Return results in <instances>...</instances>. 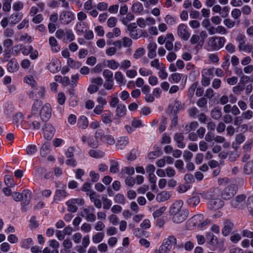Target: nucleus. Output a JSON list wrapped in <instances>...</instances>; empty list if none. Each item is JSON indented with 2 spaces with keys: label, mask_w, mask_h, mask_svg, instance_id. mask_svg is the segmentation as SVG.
I'll return each instance as SVG.
<instances>
[{
  "label": "nucleus",
  "mask_w": 253,
  "mask_h": 253,
  "mask_svg": "<svg viewBox=\"0 0 253 253\" xmlns=\"http://www.w3.org/2000/svg\"><path fill=\"white\" fill-rule=\"evenodd\" d=\"M225 42L224 37H213L209 39L208 45L211 49L214 50H218L222 47Z\"/></svg>",
  "instance_id": "nucleus-1"
},
{
  "label": "nucleus",
  "mask_w": 253,
  "mask_h": 253,
  "mask_svg": "<svg viewBox=\"0 0 253 253\" xmlns=\"http://www.w3.org/2000/svg\"><path fill=\"white\" fill-rule=\"evenodd\" d=\"M246 199L245 194H239L230 201L231 206L237 209H243L245 207Z\"/></svg>",
  "instance_id": "nucleus-2"
},
{
  "label": "nucleus",
  "mask_w": 253,
  "mask_h": 253,
  "mask_svg": "<svg viewBox=\"0 0 253 253\" xmlns=\"http://www.w3.org/2000/svg\"><path fill=\"white\" fill-rule=\"evenodd\" d=\"M81 215L89 222H93L96 219L95 209L92 206L84 208L81 212Z\"/></svg>",
  "instance_id": "nucleus-3"
},
{
  "label": "nucleus",
  "mask_w": 253,
  "mask_h": 253,
  "mask_svg": "<svg viewBox=\"0 0 253 253\" xmlns=\"http://www.w3.org/2000/svg\"><path fill=\"white\" fill-rule=\"evenodd\" d=\"M84 204V200L82 198L72 199L66 202L68 211L75 212L78 210V206Z\"/></svg>",
  "instance_id": "nucleus-4"
},
{
  "label": "nucleus",
  "mask_w": 253,
  "mask_h": 253,
  "mask_svg": "<svg viewBox=\"0 0 253 253\" xmlns=\"http://www.w3.org/2000/svg\"><path fill=\"white\" fill-rule=\"evenodd\" d=\"M177 33L179 37L183 41H187L190 36V33L188 27L184 24H180L177 27Z\"/></svg>",
  "instance_id": "nucleus-5"
},
{
  "label": "nucleus",
  "mask_w": 253,
  "mask_h": 253,
  "mask_svg": "<svg viewBox=\"0 0 253 253\" xmlns=\"http://www.w3.org/2000/svg\"><path fill=\"white\" fill-rule=\"evenodd\" d=\"M189 211L185 209L180 212L176 213L172 215H170L172 217V221L175 223H180L184 221L188 216Z\"/></svg>",
  "instance_id": "nucleus-6"
},
{
  "label": "nucleus",
  "mask_w": 253,
  "mask_h": 253,
  "mask_svg": "<svg viewBox=\"0 0 253 253\" xmlns=\"http://www.w3.org/2000/svg\"><path fill=\"white\" fill-rule=\"evenodd\" d=\"M45 93V88L43 86H39L33 87V89L29 93L30 98L38 99L43 97Z\"/></svg>",
  "instance_id": "nucleus-7"
},
{
  "label": "nucleus",
  "mask_w": 253,
  "mask_h": 253,
  "mask_svg": "<svg viewBox=\"0 0 253 253\" xmlns=\"http://www.w3.org/2000/svg\"><path fill=\"white\" fill-rule=\"evenodd\" d=\"M41 119L44 122L48 121L51 116V108L49 103L45 104L40 111Z\"/></svg>",
  "instance_id": "nucleus-8"
},
{
  "label": "nucleus",
  "mask_w": 253,
  "mask_h": 253,
  "mask_svg": "<svg viewBox=\"0 0 253 253\" xmlns=\"http://www.w3.org/2000/svg\"><path fill=\"white\" fill-rule=\"evenodd\" d=\"M224 205L223 201L219 198L211 200L208 203V208L211 211H216L221 209Z\"/></svg>",
  "instance_id": "nucleus-9"
},
{
  "label": "nucleus",
  "mask_w": 253,
  "mask_h": 253,
  "mask_svg": "<svg viewBox=\"0 0 253 253\" xmlns=\"http://www.w3.org/2000/svg\"><path fill=\"white\" fill-rule=\"evenodd\" d=\"M236 193L235 187L232 185H228L223 189L221 193L222 197L225 200H229L232 198Z\"/></svg>",
  "instance_id": "nucleus-10"
},
{
  "label": "nucleus",
  "mask_w": 253,
  "mask_h": 253,
  "mask_svg": "<svg viewBox=\"0 0 253 253\" xmlns=\"http://www.w3.org/2000/svg\"><path fill=\"white\" fill-rule=\"evenodd\" d=\"M43 131L44 137L47 139L50 140L54 136L55 129L50 124H45L43 128Z\"/></svg>",
  "instance_id": "nucleus-11"
},
{
  "label": "nucleus",
  "mask_w": 253,
  "mask_h": 253,
  "mask_svg": "<svg viewBox=\"0 0 253 253\" xmlns=\"http://www.w3.org/2000/svg\"><path fill=\"white\" fill-rule=\"evenodd\" d=\"M176 243V238L172 235L169 236L164 240L161 246L167 252L170 250L172 245Z\"/></svg>",
  "instance_id": "nucleus-12"
},
{
  "label": "nucleus",
  "mask_w": 253,
  "mask_h": 253,
  "mask_svg": "<svg viewBox=\"0 0 253 253\" xmlns=\"http://www.w3.org/2000/svg\"><path fill=\"white\" fill-rule=\"evenodd\" d=\"M183 202L182 200H178L174 202L169 209V214L172 215L180 212L186 209L182 208Z\"/></svg>",
  "instance_id": "nucleus-13"
},
{
  "label": "nucleus",
  "mask_w": 253,
  "mask_h": 253,
  "mask_svg": "<svg viewBox=\"0 0 253 253\" xmlns=\"http://www.w3.org/2000/svg\"><path fill=\"white\" fill-rule=\"evenodd\" d=\"M46 68L52 73L58 72L60 69V62L57 59H52Z\"/></svg>",
  "instance_id": "nucleus-14"
},
{
  "label": "nucleus",
  "mask_w": 253,
  "mask_h": 253,
  "mask_svg": "<svg viewBox=\"0 0 253 253\" xmlns=\"http://www.w3.org/2000/svg\"><path fill=\"white\" fill-rule=\"evenodd\" d=\"M60 19L65 24H68L74 19V14L69 11H64L60 15Z\"/></svg>",
  "instance_id": "nucleus-15"
},
{
  "label": "nucleus",
  "mask_w": 253,
  "mask_h": 253,
  "mask_svg": "<svg viewBox=\"0 0 253 253\" xmlns=\"http://www.w3.org/2000/svg\"><path fill=\"white\" fill-rule=\"evenodd\" d=\"M113 113L110 111L106 110L101 115V120L106 125H110L113 121Z\"/></svg>",
  "instance_id": "nucleus-16"
},
{
  "label": "nucleus",
  "mask_w": 253,
  "mask_h": 253,
  "mask_svg": "<svg viewBox=\"0 0 253 253\" xmlns=\"http://www.w3.org/2000/svg\"><path fill=\"white\" fill-rule=\"evenodd\" d=\"M89 198L91 202H92L94 206L97 209H100L102 207V202L99 198V196L96 195L95 192H91L89 194Z\"/></svg>",
  "instance_id": "nucleus-17"
},
{
  "label": "nucleus",
  "mask_w": 253,
  "mask_h": 253,
  "mask_svg": "<svg viewBox=\"0 0 253 253\" xmlns=\"http://www.w3.org/2000/svg\"><path fill=\"white\" fill-rule=\"evenodd\" d=\"M233 227V224L229 220H226L224 222L222 233L223 236H228L231 232Z\"/></svg>",
  "instance_id": "nucleus-18"
},
{
  "label": "nucleus",
  "mask_w": 253,
  "mask_h": 253,
  "mask_svg": "<svg viewBox=\"0 0 253 253\" xmlns=\"http://www.w3.org/2000/svg\"><path fill=\"white\" fill-rule=\"evenodd\" d=\"M18 63L15 59H11L7 65V71L11 73L16 72L18 69Z\"/></svg>",
  "instance_id": "nucleus-19"
},
{
  "label": "nucleus",
  "mask_w": 253,
  "mask_h": 253,
  "mask_svg": "<svg viewBox=\"0 0 253 253\" xmlns=\"http://www.w3.org/2000/svg\"><path fill=\"white\" fill-rule=\"evenodd\" d=\"M22 199V203L23 205H27L29 204L31 198V192L29 190H24L21 193Z\"/></svg>",
  "instance_id": "nucleus-20"
},
{
  "label": "nucleus",
  "mask_w": 253,
  "mask_h": 253,
  "mask_svg": "<svg viewBox=\"0 0 253 253\" xmlns=\"http://www.w3.org/2000/svg\"><path fill=\"white\" fill-rule=\"evenodd\" d=\"M128 143V138L126 136L119 138L116 142V147L118 149L122 150Z\"/></svg>",
  "instance_id": "nucleus-21"
},
{
  "label": "nucleus",
  "mask_w": 253,
  "mask_h": 253,
  "mask_svg": "<svg viewBox=\"0 0 253 253\" xmlns=\"http://www.w3.org/2000/svg\"><path fill=\"white\" fill-rule=\"evenodd\" d=\"M49 44L53 52H57L60 50V47L58 45L57 40L54 37H50L49 38Z\"/></svg>",
  "instance_id": "nucleus-22"
},
{
  "label": "nucleus",
  "mask_w": 253,
  "mask_h": 253,
  "mask_svg": "<svg viewBox=\"0 0 253 253\" xmlns=\"http://www.w3.org/2000/svg\"><path fill=\"white\" fill-rule=\"evenodd\" d=\"M184 136L182 133H176L174 136V140L177 143L178 148H184L185 146L183 142Z\"/></svg>",
  "instance_id": "nucleus-23"
},
{
  "label": "nucleus",
  "mask_w": 253,
  "mask_h": 253,
  "mask_svg": "<svg viewBox=\"0 0 253 253\" xmlns=\"http://www.w3.org/2000/svg\"><path fill=\"white\" fill-rule=\"evenodd\" d=\"M174 40V38L172 34H169L167 35L165 47L168 50L171 51L172 50L173 48V42Z\"/></svg>",
  "instance_id": "nucleus-24"
},
{
  "label": "nucleus",
  "mask_w": 253,
  "mask_h": 253,
  "mask_svg": "<svg viewBox=\"0 0 253 253\" xmlns=\"http://www.w3.org/2000/svg\"><path fill=\"white\" fill-rule=\"evenodd\" d=\"M126 111V106L123 104H119L117 105L116 110V116L119 118L124 116Z\"/></svg>",
  "instance_id": "nucleus-25"
},
{
  "label": "nucleus",
  "mask_w": 253,
  "mask_h": 253,
  "mask_svg": "<svg viewBox=\"0 0 253 253\" xmlns=\"http://www.w3.org/2000/svg\"><path fill=\"white\" fill-rule=\"evenodd\" d=\"M170 197L169 192L163 191L159 193L156 196V200L158 202H164L168 200Z\"/></svg>",
  "instance_id": "nucleus-26"
},
{
  "label": "nucleus",
  "mask_w": 253,
  "mask_h": 253,
  "mask_svg": "<svg viewBox=\"0 0 253 253\" xmlns=\"http://www.w3.org/2000/svg\"><path fill=\"white\" fill-rule=\"evenodd\" d=\"M22 14L19 12L12 14L10 16V23L15 25L18 23L22 18Z\"/></svg>",
  "instance_id": "nucleus-27"
},
{
  "label": "nucleus",
  "mask_w": 253,
  "mask_h": 253,
  "mask_svg": "<svg viewBox=\"0 0 253 253\" xmlns=\"http://www.w3.org/2000/svg\"><path fill=\"white\" fill-rule=\"evenodd\" d=\"M211 117L215 120H219L222 116L221 109L218 107L213 108L211 113Z\"/></svg>",
  "instance_id": "nucleus-28"
},
{
  "label": "nucleus",
  "mask_w": 253,
  "mask_h": 253,
  "mask_svg": "<svg viewBox=\"0 0 253 253\" xmlns=\"http://www.w3.org/2000/svg\"><path fill=\"white\" fill-rule=\"evenodd\" d=\"M200 202V196L196 195L193 196L191 198H189L187 203L188 205L191 207H195L197 206Z\"/></svg>",
  "instance_id": "nucleus-29"
},
{
  "label": "nucleus",
  "mask_w": 253,
  "mask_h": 253,
  "mask_svg": "<svg viewBox=\"0 0 253 253\" xmlns=\"http://www.w3.org/2000/svg\"><path fill=\"white\" fill-rule=\"evenodd\" d=\"M236 40L238 42L239 50L246 44L247 39L245 35L243 34H238L236 38Z\"/></svg>",
  "instance_id": "nucleus-30"
},
{
  "label": "nucleus",
  "mask_w": 253,
  "mask_h": 253,
  "mask_svg": "<svg viewBox=\"0 0 253 253\" xmlns=\"http://www.w3.org/2000/svg\"><path fill=\"white\" fill-rule=\"evenodd\" d=\"M24 117L21 113H18L14 117L13 123L15 124L17 127L22 125L23 122Z\"/></svg>",
  "instance_id": "nucleus-31"
},
{
  "label": "nucleus",
  "mask_w": 253,
  "mask_h": 253,
  "mask_svg": "<svg viewBox=\"0 0 253 253\" xmlns=\"http://www.w3.org/2000/svg\"><path fill=\"white\" fill-rule=\"evenodd\" d=\"M78 125L82 128H86L88 125L87 118L84 116H81L78 120Z\"/></svg>",
  "instance_id": "nucleus-32"
},
{
  "label": "nucleus",
  "mask_w": 253,
  "mask_h": 253,
  "mask_svg": "<svg viewBox=\"0 0 253 253\" xmlns=\"http://www.w3.org/2000/svg\"><path fill=\"white\" fill-rule=\"evenodd\" d=\"M106 66L110 69L115 70L119 67V63L114 59L108 60L105 61Z\"/></svg>",
  "instance_id": "nucleus-33"
},
{
  "label": "nucleus",
  "mask_w": 253,
  "mask_h": 253,
  "mask_svg": "<svg viewBox=\"0 0 253 253\" xmlns=\"http://www.w3.org/2000/svg\"><path fill=\"white\" fill-rule=\"evenodd\" d=\"M104 237V233L102 232H97L92 236V240L94 244H98L103 241Z\"/></svg>",
  "instance_id": "nucleus-34"
},
{
  "label": "nucleus",
  "mask_w": 253,
  "mask_h": 253,
  "mask_svg": "<svg viewBox=\"0 0 253 253\" xmlns=\"http://www.w3.org/2000/svg\"><path fill=\"white\" fill-rule=\"evenodd\" d=\"M104 153L100 150H90L89 151V155L90 157L98 159L104 156Z\"/></svg>",
  "instance_id": "nucleus-35"
},
{
  "label": "nucleus",
  "mask_w": 253,
  "mask_h": 253,
  "mask_svg": "<svg viewBox=\"0 0 253 253\" xmlns=\"http://www.w3.org/2000/svg\"><path fill=\"white\" fill-rule=\"evenodd\" d=\"M110 171L113 173H116L119 172V166L118 162L113 160L110 161Z\"/></svg>",
  "instance_id": "nucleus-36"
},
{
  "label": "nucleus",
  "mask_w": 253,
  "mask_h": 253,
  "mask_svg": "<svg viewBox=\"0 0 253 253\" xmlns=\"http://www.w3.org/2000/svg\"><path fill=\"white\" fill-rule=\"evenodd\" d=\"M86 24L84 22H79L76 24V30L78 35H81L85 31Z\"/></svg>",
  "instance_id": "nucleus-37"
},
{
  "label": "nucleus",
  "mask_w": 253,
  "mask_h": 253,
  "mask_svg": "<svg viewBox=\"0 0 253 253\" xmlns=\"http://www.w3.org/2000/svg\"><path fill=\"white\" fill-rule=\"evenodd\" d=\"M244 171L247 174L253 173V161H249L245 165Z\"/></svg>",
  "instance_id": "nucleus-38"
},
{
  "label": "nucleus",
  "mask_w": 253,
  "mask_h": 253,
  "mask_svg": "<svg viewBox=\"0 0 253 253\" xmlns=\"http://www.w3.org/2000/svg\"><path fill=\"white\" fill-rule=\"evenodd\" d=\"M132 10L136 13H140L142 12L143 10V6L141 3L140 2H136L132 4Z\"/></svg>",
  "instance_id": "nucleus-39"
},
{
  "label": "nucleus",
  "mask_w": 253,
  "mask_h": 253,
  "mask_svg": "<svg viewBox=\"0 0 253 253\" xmlns=\"http://www.w3.org/2000/svg\"><path fill=\"white\" fill-rule=\"evenodd\" d=\"M50 145L48 143H44L41 147L40 153L42 157L46 156L50 152Z\"/></svg>",
  "instance_id": "nucleus-40"
},
{
  "label": "nucleus",
  "mask_w": 253,
  "mask_h": 253,
  "mask_svg": "<svg viewBox=\"0 0 253 253\" xmlns=\"http://www.w3.org/2000/svg\"><path fill=\"white\" fill-rule=\"evenodd\" d=\"M115 79L119 84H125L124 77L122 73L120 71H117L115 74Z\"/></svg>",
  "instance_id": "nucleus-41"
},
{
  "label": "nucleus",
  "mask_w": 253,
  "mask_h": 253,
  "mask_svg": "<svg viewBox=\"0 0 253 253\" xmlns=\"http://www.w3.org/2000/svg\"><path fill=\"white\" fill-rule=\"evenodd\" d=\"M87 144L89 146L93 148L98 147L99 145L98 142L96 138H94L90 136H89L88 137Z\"/></svg>",
  "instance_id": "nucleus-42"
},
{
  "label": "nucleus",
  "mask_w": 253,
  "mask_h": 253,
  "mask_svg": "<svg viewBox=\"0 0 253 253\" xmlns=\"http://www.w3.org/2000/svg\"><path fill=\"white\" fill-rule=\"evenodd\" d=\"M247 207L249 212L253 215V195H251L248 197Z\"/></svg>",
  "instance_id": "nucleus-43"
},
{
  "label": "nucleus",
  "mask_w": 253,
  "mask_h": 253,
  "mask_svg": "<svg viewBox=\"0 0 253 253\" xmlns=\"http://www.w3.org/2000/svg\"><path fill=\"white\" fill-rule=\"evenodd\" d=\"M17 47H19L20 49H22V52L24 55H28L33 49L31 45L29 46L27 48L23 44H18Z\"/></svg>",
  "instance_id": "nucleus-44"
},
{
  "label": "nucleus",
  "mask_w": 253,
  "mask_h": 253,
  "mask_svg": "<svg viewBox=\"0 0 253 253\" xmlns=\"http://www.w3.org/2000/svg\"><path fill=\"white\" fill-rule=\"evenodd\" d=\"M33 240L31 238L23 239L21 241V248L28 249L32 244Z\"/></svg>",
  "instance_id": "nucleus-45"
},
{
  "label": "nucleus",
  "mask_w": 253,
  "mask_h": 253,
  "mask_svg": "<svg viewBox=\"0 0 253 253\" xmlns=\"http://www.w3.org/2000/svg\"><path fill=\"white\" fill-rule=\"evenodd\" d=\"M67 64L71 68H79L81 64L79 62L76 61L71 58H68L67 59Z\"/></svg>",
  "instance_id": "nucleus-46"
},
{
  "label": "nucleus",
  "mask_w": 253,
  "mask_h": 253,
  "mask_svg": "<svg viewBox=\"0 0 253 253\" xmlns=\"http://www.w3.org/2000/svg\"><path fill=\"white\" fill-rule=\"evenodd\" d=\"M102 200L103 209L105 210L109 209L112 204L111 200L105 197H102Z\"/></svg>",
  "instance_id": "nucleus-47"
},
{
  "label": "nucleus",
  "mask_w": 253,
  "mask_h": 253,
  "mask_svg": "<svg viewBox=\"0 0 253 253\" xmlns=\"http://www.w3.org/2000/svg\"><path fill=\"white\" fill-rule=\"evenodd\" d=\"M142 33V32L141 30L136 29L135 30L131 31L129 33V36L133 39H137L141 37Z\"/></svg>",
  "instance_id": "nucleus-48"
},
{
  "label": "nucleus",
  "mask_w": 253,
  "mask_h": 253,
  "mask_svg": "<svg viewBox=\"0 0 253 253\" xmlns=\"http://www.w3.org/2000/svg\"><path fill=\"white\" fill-rule=\"evenodd\" d=\"M67 193L63 190H57L55 193V199L60 200L67 196Z\"/></svg>",
  "instance_id": "nucleus-49"
},
{
  "label": "nucleus",
  "mask_w": 253,
  "mask_h": 253,
  "mask_svg": "<svg viewBox=\"0 0 253 253\" xmlns=\"http://www.w3.org/2000/svg\"><path fill=\"white\" fill-rule=\"evenodd\" d=\"M165 69L166 67L164 66H162L160 69H158V70H159L158 76L163 80L166 79L168 76V74L166 72Z\"/></svg>",
  "instance_id": "nucleus-50"
},
{
  "label": "nucleus",
  "mask_w": 253,
  "mask_h": 253,
  "mask_svg": "<svg viewBox=\"0 0 253 253\" xmlns=\"http://www.w3.org/2000/svg\"><path fill=\"white\" fill-rule=\"evenodd\" d=\"M4 182L6 185L9 187H13L15 185L12 177L9 175L5 176Z\"/></svg>",
  "instance_id": "nucleus-51"
},
{
  "label": "nucleus",
  "mask_w": 253,
  "mask_h": 253,
  "mask_svg": "<svg viewBox=\"0 0 253 253\" xmlns=\"http://www.w3.org/2000/svg\"><path fill=\"white\" fill-rule=\"evenodd\" d=\"M241 115L244 119L249 120L253 117V112L251 110H248L243 112Z\"/></svg>",
  "instance_id": "nucleus-52"
},
{
  "label": "nucleus",
  "mask_w": 253,
  "mask_h": 253,
  "mask_svg": "<svg viewBox=\"0 0 253 253\" xmlns=\"http://www.w3.org/2000/svg\"><path fill=\"white\" fill-rule=\"evenodd\" d=\"M37 148L36 145H30L26 148L27 154L29 155H33L37 152Z\"/></svg>",
  "instance_id": "nucleus-53"
},
{
  "label": "nucleus",
  "mask_w": 253,
  "mask_h": 253,
  "mask_svg": "<svg viewBox=\"0 0 253 253\" xmlns=\"http://www.w3.org/2000/svg\"><path fill=\"white\" fill-rule=\"evenodd\" d=\"M103 142H106L108 144L112 145L115 144V140L112 135L110 134H106Z\"/></svg>",
  "instance_id": "nucleus-54"
},
{
  "label": "nucleus",
  "mask_w": 253,
  "mask_h": 253,
  "mask_svg": "<svg viewBox=\"0 0 253 253\" xmlns=\"http://www.w3.org/2000/svg\"><path fill=\"white\" fill-rule=\"evenodd\" d=\"M105 135H106L104 134V130L102 129H99L96 131L95 137H96L97 139H99L103 141H104Z\"/></svg>",
  "instance_id": "nucleus-55"
},
{
  "label": "nucleus",
  "mask_w": 253,
  "mask_h": 253,
  "mask_svg": "<svg viewBox=\"0 0 253 253\" xmlns=\"http://www.w3.org/2000/svg\"><path fill=\"white\" fill-rule=\"evenodd\" d=\"M103 76L106 80H113V73L109 69H105L103 72Z\"/></svg>",
  "instance_id": "nucleus-56"
},
{
  "label": "nucleus",
  "mask_w": 253,
  "mask_h": 253,
  "mask_svg": "<svg viewBox=\"0 0 253 253\" xmlns=\"http://www.w3.org/2000/svg\"><path fill=\"white\" fill-rule=\"evenodd\" d=\"M140 75L143 77L148 76L152 74V72L144 67L140 68L139 69Z\"/></svg>",
  "instance_id": "nucleus-57"
},
{
  "label": "nucleus",
  "mask_w": 253,
  "mask_h": 253,
  "mask_svg": "<svg viewBox=\"0 0 253 253\" xmlns=\"http://www.w3.org/2000/svg\"><path fill=\"white\" fill-rule=\"evenodd\" d=\"M167 208L166 207H162L159 209L156 210L153 213L154 217L157 218L159 217L166 211Z\"/></svg>",
  "instance_id": "nucleus-58"
},
{
  "label": "nucleus",
  "mask_w": 253,
  "mask_h": 253,
  "mask_svg": "<svg viewBox=\"0 0 253 253\" xmlns=\"http://www.w3.org/2000/svg\"><path fill=\"white\" fill-rule=\"evenodd\" d=\"M242 237L239 233H233L230 236V240L233 243L236 244L241 240Z\"/></svg>",
  "instance_id": "nucleus-59"
},
{
  "label": "nucleus",
  "mask_w": 253,
  "mask_h": 253,
  "mask_svg": "<svg viewBox=\"0 0 253 253\" xmlns=\"http://www.w3.org/2000/svg\"><path fill=\"white\" fill-rule=\"evenodd\" d=\"M24 82L33 87L36 84V82L34 80L33 77L31 76L25 77Z\"/></svg>",
  "instance_id": "nucleus-60"
},
{
  "label": "nucleus",
  "mask_w": 253,
  "mask_h": 253,
  "mask_svg": "<svg viewBox=\"0 0 253 253\" xmlns=\"http://www.w3.org/2000/svg\"><path fill=\"white\" fill-rule=\"evenodd\" d=\"M42 102L39 99H36L32 107V112H37L38 111L39 107L42 105Z\"/></svg>",
  "instance_id": "nucleus-61"
},
{
  "label": "nucleus",
  "mask_w": 253,
  "mask_h": 253,
  "mask_svg": "<svg viewBox=\"0 0 253 253\" xmlns=\"http://www.w3.org/2000/svg\"><path fill=\"white\" fill-rule=\"evenodd\" d=\"M63 246L66 252H70L72 247V243L69 239H66L63 241Z\"/></svg>",
  "instance_id": "nucleus-62"
},
{
  "label": "nucleus",
  "mask_w": 253,
  "mask_h": 253,
  "mask_svg": "<svg viewBox=\"0 0 253 253\" xmlns=\"http://www.w3.org/2000/svg\"><path fill=\"white\" fill-rule=\"evenodd\" d=\"M119 98L114 96V95H112L111 96V100L109 102V104H110V105L111 107H116L117 106V105L119 104Z\"/></svg>",
  "instance_id": "nucleus-63"
},
{
  "label": "nucleus",
  "mask_w": 253,
  "mask_h": 253,
  "mask_svg": "<svg viewBox=\"0 0 253 253\" xmlns=\"http://www.w3.org/2000/svg\"><path fill=\"white\" fill-rule=\"evenodd\" d=\"M65 36L66 37L67 40L69 42L74 41L75 38L74 33L71 30H68L66 31Z\"/></svg>",
  "instance_id": "nucleus-64"
}]
</instances>
